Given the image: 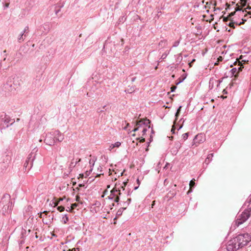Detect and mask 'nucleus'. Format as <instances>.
<instances>
[{
  "mask_svg": "<svg viewBox=\"0 0 251 251\" xmlns=\"http://www.w3.org/2000/svg\"><path fill=\"white\" fill-rule=\"evenodd\" d=\"M251 215V208H249L245 209L242 213L238 214L235 221V224L238 226L243 224L250 217Z\"/></svg>",
  "mask_w": 251,
  "mask_h": 251,
  "instance_id": "nucleus-1",
  "label": "nucleus"
},
{
  "mask_svg": "<svg viewBox=\"0 0 251 251\" xmlns=\"http://www.w3.org/2000/svg\"><path fill=\"white\" fill-rule=\"evenodd\" d=\"M240 248L246 246L251 241V237L248 233L240 234L235 237Z\"/></svg>",
  "mask_w": 251,
  "mask_h": 251,
  "instance_id": "nucleus-2",
  "label": "nucleus"
},
{
  "mask_svg": "<svg viewBox=\"0 0 251 251\" xmlns=\"http://www.w3.org/2000/svg\"><path fill=\"white\" fill-rule=\"evenodd\" d=\"M239 248H240L235 237L230 240L227 243L226 249L228 251H234Z\"/></svg>",
  "mask_w": 251,
  "mask_h": 251,
  "instance_id": "nucleus-3",
  "label": "nucleus"
},
{
  "mask_svg": "<svg viewBox=\"0 0 251 251\" xmlns=\"http://www.w3.org/2000/svg\"><path fill=\"white\" fill-rule=\"evenodd\" d=\"M48 214L49 212L48 211H45L43 213H41L40 216V217L42 219L43 223L46 225L50 224L53 219V215L50 214L48 215L49 220H46Z\"/></svg>",
  "mask_w": 251,
  "mask_h": 251,
  "instance_id": "nucleus-4",
  "label": "nucleus"
},
{
  "mask_svg": "<svg viewBox=\"0 0 251 251\" xmlns=\"http://www.w3.org/2000/svg\"><path fill=\"white\" fill-rule=\"evenodd\" d=\"M44 142L48 145L53 146L55 143V140L54 138L52 131L46 134Z\"/></svg>",
  "mask_w": 251,
  "mask_h": 251,
  "instance_id": "nucleus-5",
  "label": "nucleus"
},
{
  "mask_svg": "<svg viewBox=\"0 0 251 251\" xmlns=\"http://www.w3.org/2000/svg\"><path fill=\"white\" fill-rule=\"evenodd\" d=\"M149 124H150V121L148 119H144L140 120L136 122V127L132 130V131L136 132L138 131L140 128L142 127V125H148Z\"/></svg>",
  "mask_w": 251,
  "mask_h": 251,
  "instance_id": "nucleus-6",
  "label": "nucleus"
},
{
  "mask_svg": "<svg viewBox=\"0 0 251 251\" xmlns=\"http://www.w3.org/2000/svg\"><path fill=\"white\" fill-rule=\"evenodd\" d=\"M12 207V203L11 201H10V200L9 199L8 201H7V203L3 206L1 209V212L2 214L3 215L7 214L9 212L11 211Z\"/></svg>",
  "mask_w": 251,
  "mask_h": 251,
  "instance_id": "nucleus-7",
  "label": "nucleus"
},
{
  "mask_svg": "<svg viewBox=\"0 0 251 251\" xmlns=\"http://www.w3.org/2000/svg\"><path fill=\"white\" fill-rule=\"evenodd\" d=\"M244 67L243 66V64L241 63L240 61L238 62V68H233L230 70L231 75V76H234L235 77L237 76V74L240 72L242 70V68H243Z\"/></svg>",
  "mask_w": 251,
  "mask_h": 251,
  "instance_id": "nucleus-8",
  "label": "nucleus"
},
{
  "mask_svg": "<svg viewBox=\"0 0 251 251\" xmlns=\"http://www.w3.org/2000/svg\"><path fill=\"white\" fill-rule=\"evenodd\" d=\"M54 138L56 141L61 142L64 138V135L61 133L58 130L52 131Z\"/></svg>",
  "mask_w": 251,
  "mask_h": 251,
  "instance_id": "nucleus-9",
  "label": "nucleus"
},
{
  "mask_svg": "<svg viewBox=\"0 0 251 251\" xmlns=\"http://www.w3.org/2000/svg\"><path fill=\"white\" fill-rule=\"evenodd\" d=\"M110 195L108 197V198L110 200H113V199L117 196L118 194L121 195L120 190L117 189L116 186H115L110 191Z\"/></svg>",
  "mask_w": 251,
  "mask_h": 251,
  "instance_id": "nucleus-10",
  "label": "nucleus"
},
{
  "mask_svg": "<svg viewBox=\"0 0 251 251\" xmlns=\"http://www.w3.org/2000/svg\"><path fill=\"white\" fill-rule=\"evenodd\" d=\"M230 22L228 24V25L230 27H232V28H235V25H241L242 24H243L244 23V22L245 21H246V20H243V19H242V22H238V21H236L235 20H234L233 19H230Z\"/></svg>",
  "mask_w": 251,
  "mask_h": 251,
  "instance_id": "nucleus-11",
  "label": "nucleus"
},
{
  "mask_svg": "<svg viewBox=\"0 0 251 251\" xmlns=\"http://www.w3.org/2000/svg\"><path fill=\"white\" fill-rule=\"evenodd\" d=\"M141 128H143V129L142 131V136H144L146 133L148 128H150V124L148 125H142V127Z\"/></svg>",
  "mask_w": 251,
  "mask_h": 251,
  "instance_id": "nucleus-12",
  "label": "nucleus"
},
{
  "mask_svg": "<svg viewBox=\"0 0 251 251\" xmlns=\"http://www.w3.org/2000/svg\"><path fill=\"white\" fill-rule=\"evenodd\" d=\"M195 179L193 178V179H192L190 181V183H189L190 190L189 191V192H190V191H192V188L195 186Z\"/></svg>",
  "mask_w": 251,
  "mask_h": 251,
  "instance_id": "nucleus-13",
  "label": "nucleus"
},
{
  "mask_svg": "<svg viewBox=\"0 0 251 251\" xmlns=\"http://www.w3.org/2000/svg\"><path fill=\"white\" fill-rule=\"evenodd\" d=\"M213 156V153L209 154L205 159V162H207V163H209V162L212 160Z\"/></svg>",
  "mask_w": 251,
  "mask_h": 251,
  "instance_id": "nucleus-14",
  "label": "nucleus"
},
{
  "mask_svg": "<svg viewBox=\"0 0 251 251\" xmlns=\"http://www.w3.org/2000/svg\"><path fill=\"white\" fill-rule=\"evenodd\" d=\"M24 36H25V35L23 32L21 33V34L19 35V37L18 38V40L19 42L21 43L24 40Z\"/></svg>",
  "mask_w": 251,
  "mask_h": 251,
  "instance_id": "nucleus-15",
  "label": "nucleus"
},
{
  "mask_svg": "<svg viewBox=\"0 0 251 251\" xmlns=\"http://www.w3.org/2000/svg\"><path fill=\"white\" fill-rule=\"evenodd\" d=\"M68 221H69V218H68V217L67 216V215H64L63 217H62V222L64 224H66Z\"/></svg>",
  "mask_w": 251,
  "mask_h": 251,
  "instance_id": "nucleus-16",
  "label": "nucleus"
},
{
  "mask_svg": "<svg viewBox=\"0 0 251 251\" xmlns=\"http://www.w3.org/2000/svg\"><path fill=\"white\" fill-rule=\"evenodd\" d=\"M135 90V88L134 87H130L129 88H127L126 89V90H125V92L126 93H132V92H133Z\"/></svg>",
  "mask_w": 251,
  "mask_h": 251,
  "instance_id": "nucleus-17",
  "label": "nucleus"
},
{
  "mask_svg": "<svg viewBox=\"0 0 251 251\" xmlns=\"http://www.w3.org/2000/svg\"><path fill=\"white\" fill-rule=\"evenodd\" d=\"M81 159H79L78 161H77V162L80 161ZM77 163V162H76L75 163V164L74 163V162H73V161L71 162L70 165V167L69 168H73L75 166V165Z\"/></svg>",
  "mask_w": 251,
  "mask_h": 251,
  "instance_id": "nucleus-18",
  "label": "nucleus"
},
{
  "mask_svg": "<svg viewBox=\"0 0 251 251\" xmlns=\"http://www.w3.org/2000/svg\"><path fill=\"white\" fill-rule=\"evenodd\" d=\"M121 142H117L115 143L114 144H112V147L118 148L121 146Z\"/></svg>",
  "mask_w": 251,
  "mask_h": 251,
  "instance_id": "nucleus-19",
  "label": "nucleus"
},
{
  "mask_svg": "<svg viewBox=\"0 0 251 251\" xmlns=\"http://www.w3.org/2000/svg\"><path fill=\"white\" fill-rule=\"evenodd\" d=\"M188 137V133H185L182 134V137L184 141H185Z\"/></svg>",
  "mask_w": 251,
  "mask_h": 251,
  "instance_id": "nucleus-20",
  "label": "nucleus"
},
{
  "mask_svg": "<svg viewBox=\"0 0 251 251\" xmlns=\"http://www.w3.org/2000/svg\"><path fill=\"white\" fill-rule=\"evenodd\" d=\"M175 146H176V151H177L178 149L180 148V147L181 146V144L179 142H178L177 143H176Z\"/></svg>",
  "mask_w": 251,
  "mask_h": 251,
  "instance_id": "nucleus-21",
  "label": "nucleus"
},
{
  "mask_svg": "<svg viewBox=\"0 0 251 251\" xmlns=\"http://www.w3.org/2000/svg\"><path fill=\"white\" fill-rule=\"evenodd\" d=\"M126 209V208H122L120 209L118 211L117 214L118 215H121L122 214V212L123 211V210H125V209Z\"/></svg>",
  "mask_w": 251,
  "mask_h": 251,
  "instance_id": "nucleus-22",
  "label": "nucleus"
},
{
  "mask_svg": "<svg viewBox=\"0 0 251 251\" xmlns=\"http://www.w3.org/2000/svg\"><path fill=\"white\" fill-rule=\"evenodd\" d=\"M179 40H177V41H176L174 42L173 45V47H176L178 46L179 44Z\"/></svg>",
  "mask_w": 251,
  "mask_h": 251,
  "instance_id": "nucleus-23",
  "label": "nucleus"
},
{
  "mask_svg": "<svg viewBox=\"0 0 251 251\" xmlns=\"http://www.w3.org/2000/svg\"><path fill=\"white\" fill-rule=\"evenodd\" d=\"M119 194L117 195V196L113 199L114 201L116 202H118L120 200Z\"/></svg>",
  "mask_w": 251,
  "mask_h": 251,
  "instance_id": "nucleus-24",
  "label": "nucleus"
},
{
  "mask_svg": "<svg viewBox=\"0 0 251 251\" xmlns=\"http://www.w3.org/2000/svg\"><path fill=\"white\" fill-rule=\"evenodd\" d=\"M57 210L59 211L60 212H62L64 210V207L62 206H58L57 207Z\"/></svg>",
  "mask_w": 251,
  "mask_h": 251,
  "instance_id": "nucleus-25",
  "label": "nucleus"
},
{
  "mask_svg": "<svg viewBox=\"0 0 251 251\" xmlns=\"http://www.w3.org/2000/svg\"><path fill=\"white\" fill-rule=\"evenodd\" d=\"M168 53H163L162 55V56H161V58L164 59L165 58H166V57H167V55H168Z\"/></svg>",
  "mask_w": 251,
  "mask_h": 251,
  "instance_id": "nucleus-26",
  "label": "nucleus"
},
{
  "mask_svg": "<svg viewBox=\"0 0 251 251\" xmlns=\"http://www.w3.org/2000/svg\"><path fill=\"white\" fill-rule=\"evenodd\" d=\"M201 137H202V135L201 134H200V135H197L196 137H195V141L198 140L199 138H201Z\"/></svg>",
  "mask_w": 251,
  "mask_h": 251,
  "instance_id": "nucleus-27",
  "label": "nucleus"
},
{
  "mask_svg": "<svg viewBox=\"0 0 251 251\" xmlns=\"http://www.w3.org/2000/svg\"><path fill=\"white\" fill-rule=\"evenodd\" d=\"M90 165L92 166H94V164H95V160H90Z\"/></svg>",
  "mask_w": 251,
  "mask_h": 251,
  "instance_id": "nucleus-28",
  "label": "nucleus"
},
{
  "mask_svg": "<svg viewBox=\"0 0 251 251\" xmlns=\"http://www.w3.org/2000/svg\"><path fill=\"white\" fill-rule=\"evenodd\" d=\"M28 164V161L27 160H26L24 164V167L25 168H27Z\"/></svg>",
  "mask_w": 251,
  "mask_h": 251,
  "instance_id": "nucleus-29",
  "label": "nucleus"
},
{
  "mask_svg": "<svg viewBox=\"0 0 251 251\" xmlns=\"http://www.w3.org/2000/svg\"><path fill=\"white\" fill-rule=\"evenodd\" d=\"M28 29V27L26 26L22 32L25 34V33L26 32V31Z\"/></svg>",
  "mask_w": 251,
  "mask_h": 251,
  "instance_id": "nucleus-30",
  "label": "nucleus"
},
{
  "mask_svg": "<svg viewBox=\"0 0 251 251\" xmlns=\"http://www.w3.org/2000/svg\"><path fill=\"white\" fill-rule=\"evenodd\" d=\"M77 206V204L74 203L72 205V209H74L75 207Z\"/></svg>",
  "mask_w": 251,
  "mask_h": 251,
  "instance_id": "nucleus-31",
  "label": "nucleus"
},
{
  "mask_svg": "<svg viewBox=\"0 0 251 251\" xmlns=\"http://www.w3.org/2000/svg\"><path fill=\"white\" fill-rule=\"evenodd\" d=\"M107 192H108L107 190H105L104 191V192H103V195H102V197H103L104 195L107 194Z\"/></svg>",
  "mask_w": 251,
  "mask_h": 251,
  "instance_id": "nucleus-32",
  "label": "nucleus"
},
{
  "mask_svg": "<svg viewBox=\"0 0 251 251\" xmlns=\"http://www.w3.org/2000/svg\"><path fill=\"white\" fill-rule=\"evenodd\" d=\"M181 106H180L178 107V108L177 109V111H176V112H177V113H179V112H180V109H181Z\"/></svg>",
  "mask_w": 251,
  "mask_h": 251,
  "instance_id": "nucleus-33",
  "label": "nucleus"
},
{
  "mask_svg": "<svg viewBox=\"0 0 251 251\" xmlns=\"http://www.w3.org/2000/svg\"><path fill=\"white\" fill-rule=\"evenodd\" d=\"M195 60H195V59H193V60H192V61L191 62H190V63H189V65H190V67L191 66V64H192V63H193L194 62H195Z\"/></svg>",
  "mask_w": 251,
  "mask_h": 251,
  "instance_id": "nucleus-34",
  "label": "nucleus"
},
{
  "mask_svg": "<svg viewBox=\"0 0 251 251\" xmlns=\"http://www.w3.org/2000/svg\"><path fill=\"white\" fill-rule=\"evenodd\" d=\"M115 147H112V144L109 147V150L110 151H111L113 148H114Z\"/></svg>",
  "mask_w": 251,
  "mask_h": 251,
  "instance_id": "nucleus-35",
  "label": "nucleus"
},
{
  "mask_svg": "<svg viewBox=\"0 0 251 251\" xmlns=\"http://www.w3.org/2000/svg\"><path fill=\"white\" fill-rule=\"evenodd\" d=\"M235 12H233V13H231L229 14V17L230 18V17H231V16H232L235 14Z\"/></svg>",
  "mask_w": 251,
  "mask_h": 251,
  "instance_id": "nucleus-36",
  "label": "nucleus"
},
{
  "mask_svg": "<svg viewBox=\"0 0 251 251\" xmlns=\"http://www.w3.org/2000/svg\"><path fill=\"white\" fill-rule=\"evenodd\" d=\"M145 141V138H143L140 140V142H142V143L144 142Z\"/></svg>",
  "mask_w": 251,
  "mask_h": 251,
  "instance_id": "nucleus-37",
  "label": "nucleus"
},
{
  "mask_svg": "<svg viewBox=\"0 0 251 251\" xmlns=\"http://www.w3.org/2000/svg\"><path fill=\"white\" fill-rule=\"evenodd\" d=\"M60 11V9L55 10V14L57 15Z\"/></svg>",
  "mask_w": 251,
  "mask_h": 251,
  "instance_id": "nucleus-38",
  "label": "nucleus"
},
{
  "mask_svg": "<svg viewBox=\"0 0 251 251\" xmlns=\"http://www.w3.org/2000/svg\"><path fill=\"white\" fill-rule=\"evenodd\" d=\"M175 129L174 128V126H173V127L171 129V131L173 132V133H175Z\"/></svg>",
  "mask_w": 251,
  "mask_h": 251,
  "instance_id": "nucleus-39",
  "label": "nucleus"
},
{
  "mask_svg": "<svg viewBox=\"0 0 251 251\" xmlns=\"http://www.w3.org/2000/svg\"><path fill=\"white\" fill-rule=\"evenodd\" d=\"M179 114V113H177V112H176V118H177L178 117Z\"/></svg>",
  "mask_w": 251,
  "mask_h": 251,
  "instance_id": "nucleus-40",
  "label": "nucleus"
},
{
  "mask_svg": "<svg viewBox=\"0 0 251 251\" xmlns=\"http://www.w3.org/2000/svg\"><path fill=\"white\" fill-rule=\"evenodd\" d=\"M9 6V3H7L5 4V7L7 8Z\"/></svg>",
  "mask_w": 251,
  "mask_h": 251,
  "instance_id": "nucleus-41",
  "label": "nucleus"
},
{
  "mask_svg": "<svg viewBox=\"0 0 251 251\" xmlns=\"http://www.w3.org/2000/svg\"><path fill=\"white\" fill-rule=\"evenodd\" d=\"M67 251H75V249H73L72 250H69Z\"/></svg>",
  "mask_w": 251,
  "mask_h": 251,
  "instance_id": "nucleus-42",
  "label": "nucleus"
},
{
  "mask_svg": "<svg viewBox=\"0 0 251 251\" xmlns=\"http://www.w3.org/2000/svg\"><path fill=\"white\" fill-rule=\"evenodd\" d=\"M249 203H251V197L249 198Z\"/></svg>",
  "mask_w": 251,
  "mask_h": 251,
  "instance_id": "nucleus-43",
  "label": "nucleus"
},
{
  "mask_svg": "<svg viewBox=\"0 0 251 251\" xmlns=\"http://www.w3.org/2000/svg\"><path fill=\"white\" fill-rule=\"evenodd\" d=\"M128 202L127 203V205L129 204V202H130V199H128Z\"/></svg>",
  "mask_w": 251,
  "mask_h": 251,
  "instance_id": "nucleus-44",
  "label": "nucleus"
},
{
  "mask_svg": "<svg viewBox=\"0 0 251 251\" xmlns=\"http://www.w3.org/2000/svg\"><path fill=\"white\" fill-rule=\"evenodd\" d=\"M124 186H121V188H122V189H124V187L126 186V183H124Z\"/></svg>",
  "mask_w": 251,
  "mask_h": 251,
  "instance_id": "nucleus-45",
  "label": "nucleus"
},
{
  "mask_svg": "<svg viewBox=\"0 0 251 251\" xmlns=\"http://www.w3.org/2000/svg\"><path fill=\"white\" fill-rule=\"evenodd\" d=\"M135 79H136L135 77H132V79H131V81H134L135 80Z\"/></svg>",
  "mask_w": 251,
  "mask_h": 251,
  "instance_id": "nucleus-46",
  "label": "nucleus"
},
{
  "mask_svg": "<svg viewBox=\"0 0 251 251\" xmlns=\"http://www.w3.org/2000/svg\"><path fill=\"white\" fill-rule=\"evenodd\" d=\"M222 57H220L219 58H218V60L219 61H222Z\"/></svg>",
  "mask_w": 251,
  "mask_h": 251,
  "instance_id": "nucleus-47",
  "label": "nucleus"
},
{
  "mask_svg": "<svg viewBox=\"0 0 251 251\" xmlns=\"http://www.w3.org/2000/svg\"><path fill=\"white\" fill-rule=\"evenodd\" d=\"M129 124L128 123H127V125H126V127L124 128V129H126V127H127V126H129Z\"/></svg>",
  "mask_w": 251,
  "mask_h": 251,
  "instance_id": "nucleus-48",
  "label": "nucleus"
},
{
  "mask_svg": "<svg viewBox=\"0 0 251 251\" xmlns=\"http://www.w3.org/2000/svg\"><path fill=\"white\" fill-rule=\"evenodd\" d=\"M101 169H102V167H100V168H98V170H100V171H101Z\"/></svg>",
  "mask_w": 251,
  "mask_h": 251,
  "instance_id": "nucleus-49",
  "label": "nucleus"
},
{
  "mask_svg": "<svg viewBox=\"0 0 251 251\" xmlns=\"http://www.w3.org/2000/svg\"><path fill=\"white\" fill-rule=\"evenodd\" d=\"M227 20V18H224V21H226Z\"/></svg>",
  "mask_w": 251,
  "mask_h": 251,
  "instance_id": "nucleus-50",
  "label": "nucleus"
},
{
  "mask_svg": "<svg viewBox=\"0 0 251 251\" xmlns=\"http://www.w3.org/2000/svg\"><path fill=\"white\" fill-rule=\"evenodd\" d=\"M137 182L138 184H139L140 182H139V180L138 179H137Z\"/></svg>",
  "mask_w": 251,
  "mask_h": 251,
  "instance_id": "nucleus-51",
  "label": "nucleus"
},
{
  "mask_svg": "<svg viewBox=\"0 0 251 251\" xmlns=\"http://www.w3.org/2000/svg\"><path fill=\"white\" fill-rule=\"evenodd\" d=\"M1 66H2V63H1V62H0V69L1 68Z\"/></svg>",
  "mask_w": 251,
  "mask_h": 251,
  "instance_id": "nucleus-52",
  "label": "nucleus"
},
{
  "mask_svg": "<svg viewBox=\"0 0 251 251\" xmlns=\"http://www.w3.org/2000/svg\"><path fill=\"white\" fill-rule=\"evenodd\" d=\"M247 9H251V7H250V6H248Z\"/></svg>",
  "mask_w": 251,
  "mask_h": 251,
  "instance_id": "nucleus-53",
  "label": "nucleus"
},
{
  "mask_svg": "<svg viewBox=\"0 0 251 251\" xmlns=\"http://www.w3.org/2000/svg\"><path fill=\"white\" fill-rule=\"evenodd\" d=\"M240 10H241V9H239V8L236 9V11H240Z\"/></svg>",
  "mask_w": 251,
  "mask_h": 251,
  "instance_id": "nucleus-54",
  "label": "nucleus"
},
{
  "mask_svg": "<svg viewBox=\"0 0 251 251\" xmlns=\"http://www.w3.org/2000/svg\"><path fill=\"white\" fill-rule=\"evenodd\" d=\"M83 186V185H82V184H79V187H81V186Z\"/></svg>",
  "mask_w": 251,
  "mask_h": 251,
  "instance_id": "nucleus-55",
  "label": "nucleus"
},
{
  "mask_svg": "<svg viewBox=\"0 0 251 251\" xmlns=\"http://www.w3.org/2000/svg\"><path fill=\"white\" fill-rule=\"evenodd\" d=\"M137 188H138V187H135L134 188V189H135V190H136V189H137Z\"/></svg>",
  "mask_w": 251,
  "mask_h": 251,
  "instance_id": "nucleus-56",
  "label": "nucleus"
},
{
  "mask_svg": "<svg viewBox=\"0 0 251 251\" xmlns=\"http://www.w3.org/2000/svg\"><path fill=\"white\" fill-rule=\"evenodd\" d=\"M107 187V188H110V185H108Z\"/></svg>",
  "mask_w": 251,
  "mask_h": 251,
  "instance_id": "nucleus-57",
  "label": "nucleus"
},
{
  "mask_svg": "<svg viewBox=\"0 0 251 251\" xmlns=\"http://www.w3.org/2000/svg\"><path fill=\"white\" fill-rule=\"evenodd\" d=\"M181 127H182V126H179V128H178V130H179V129H180Z\"/></svg>",
  "mask_w": 251,
  "mask_h": 251,
  "instance_id": "nucleus-58",
  "label": "nucleus"
},
{
  "mask_svg": "<svg viewBox=\"0 0 251 251\" xmlns=\"http://www.w3.org/2000/svg\"><path fill=\"white\" fill-rule=\"evenodd\" d=\"M46 220H49L48 215L47 216V218H46Z\"/></svg>",
  "mask_w": 251,
  "mask_h": 251,
  "instance_id": "nucleus-59",
  "label": "nucleus"
},
{
  "mask_svg": "<svg viewBox=\"0 0 251 251\" xmlns=\"http://www.w3.org/2000/svg\"><path fill=\"white\" fill-rule=\"evenodd\" d=\"M42 141V139H40V140H39V142H41Z\"/></svg>",
  "mask_w": 251,
  "mask_h": 251,
  "instance_id": "nucleus-60",
  "label": "nucleus"
},
{
  "mask_svg": "<svg viewBox=\"0 0 251 251\" xmlns=\"http://www.w3.org/2000/svg\"><path fill=\"white\" fill-rule=\"evenodd\" d=\"M200 142H202V139H200Z\"/></svg>",
  "mask_w": 251,
  "mask_h": 251,
  "instance_id": "nucleus-61",
  "label": "nucleus"
},
{
  "mask_svg": "<svg viewBox=\"0 0 251 251\" xmlns=\"http://www.w3.org/2000/svg\"><path fill=\"white\" fill-rule=\"evenodd\" d=\"M248 14L251 15V12H250L248 13Z\"/></svg>",
  "mask_w": 251,
  "mask_h": 251,
  "instance_id": "nucleus-62",
  "label": "nucleus"
},
{
  "mask_svg": "<svg viewBox=\"0 0 251 251\" xmlns=\"http://www.w3.org/2000/svg\"><path fill=\"white\" fill-rule=\"evenodd\" d=\"M5 122H6L7 123H8V121H7L6 120H5Z\"/></svg>",
  "mask_w": 251,
  "mask_h": 251,
  "instance_id": "nucleus-63",
  "label": "nucleus"
},
{
  "mask_svg": "<svg viewBox=\"0 0 251 251\" xmlns=\"http://www.w3.org/2000/svg\"><path fill=\"white\" fill-rule=\"evenodd\" d=\"M6 50H4V51H3V52H4V53H6Z\"/></svg>",
  "mask_w": 251,
  "mask_h": 251,
  "instance_id": "nucleus-64",
  "label": "nucleus"
}]
</instances>
